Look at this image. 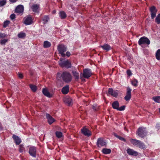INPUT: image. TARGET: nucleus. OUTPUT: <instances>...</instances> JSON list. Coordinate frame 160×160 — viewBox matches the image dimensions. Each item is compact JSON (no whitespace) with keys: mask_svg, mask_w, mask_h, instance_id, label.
I'll use <instances>...</instances> for the list:
<instances>
[{"mask_svg":"<svg viewBox=\"0 0 160 160\" xmlns=\"http://www.w3.org/2000/svg\"><path fill=\"white\" fill-rule=\"evenodd\" d=\"M58 76H61L63 80L66 82H70L72 79V77L71 74L67 72H63L62 74L59 73H58Z\"/></svg>","mask_w":160,"mask_h":160,"instance_id":"f257e3e1","label":"nucleus"},{"mask_svg":"<svg viewBox=\"0 0 160 160\" xmlns=\"http://www.w3.org/2000/svg\"><path fill=\"white\" fill-rule=\"evenodd\" d=\"M92 75L91 71L89 69H86L83 70V73H81L80 74V78L81 80L84 82L85 81L84 78H89Z\"/></svg>","mask_w":160,"mask_h":160,"instance_id":"f03ea898","label":"nucleus"},{"mask_svg":"<svg viewBox=\"0 0 160 160\" xmlns=\"http://www.w3.org/2000/svg\"><path fill=\"white\" fill-rule=\"evenodd\" d=\"M130 141L133 145L136 146L140 148L144 149L146 148V146L144 143L140 141L132 139L130 140Z\"/></svg>","mask_w":160,"mask_h":160,"instance_id":"7ed1b4c3","label":"nucleus"},{"mask_svg":"<svg viewBox=\"0 0 160 160\" xmlns=\"http://www.w3.org/2000/svg\"><path fill=\"white\" fill-rule=\"evenodd\" d=\"M59 64L62 67H65L67 68H69L71 67V63L68 61H63L62 58H60L59 61Z\"/></svg>","mask_w":160,"mask_h":160,"instance_id":"20e7f679","label":"nucleus"},{"mask_svg":"<svg viewBox=\"0 0 160 160\" xmlns=\"http://www.w3.org/2000/svg\"><path fill=\"white\" fill-rule=\"evenodd\" d=\"M147 134V132L145 128L141 127L139 128L137 132L138 135L142 138L145 137Z\"/></svg>","mask_w":160,"mask_h":160,"instance_id":"39448f33","label":"nucleus"},{"mask_svg":"<svg viewBox=\"0 0 160 160\" xmlns=\"http://www.w3.org/2000/svg\"><path fill=\"white\" fill-rule=\"evenodd\" d=\"M58 49L59 53L61 54L62 56V57H65V54L64 52L67 50L65 46L62 44L58 46Z\"/></svg>","mask_w":160,"mask_h":160,"instance_id":"423d86ee","label":"nucleus"},{"mask_svg":"<svg viewBox=\"0 0 160 160\" xmlns=\"http://www.w3.org/2000/svg\"><path fill=\"white\" fill-rule=\"evenodd\" d=\"M138 43L139 45L143 44H147L149 45L150 44V41L146 37H143L140 38L138 41Z\"/></svg>","mask_w":160,"mask_h":160,"instance_id":"0eeeda50","label":"nucleus"},{"mask_svg":"<svg viewBox=\"0 0 160 160\" xmlns=\"http://www.w3.org/2000/svg\"><path fill=\"white\" fill-rule=\"evenodd\" d=\"M82 133L85 136L89 137L92 135V132L88 128L84 127L81 129Z\"/></svg>","mask_w":160,"mask_h":160,"instance_id":"6e6552de","label":"nucleus"},{"mask_svg":"<svg viewBox=\"0 0 160 160\" xmlns=\"http://www.w3.org/2000/svg\"><path fill=\"white\" fill-rule=\"evenodd\" d=\"M24 23L27 25H30L32 23V16L30 15H28L24 18Z\"/></svg>","mask_w":160,"mask_h":160,"instance_id":"1a4fd4ad","label":"nucleus"},{"mask_svg":"<svg viewBox=\"0 0 160 160\" xmlns=\"http://www.w3.org/2000/svg\"><path fill=\"white\" fill-rule=\"evenodd\" d=\"M150 12L151 13V17L152 19H153L156 16V13L157 11L154 6H152L149 8Z\"/></svg>","mask_w":160,"mask_h":160,"instance_id":"9d476101","label":"nucleus"},{"mask_svg":"<svg viewBox=\"0 0 160 160\" xmlns=\"http://www.w3.org/2000/svg\"><path fill=\"white\" fill-rule=\"evenodd\" d=\"M28 152L31 156L35 157L36 156V149L35 147H32L30 148Z\"/></svg>","mask_w":160,"mask_h":160,"instance_id":"9b49d317","label":"nucleus"},{"mask_svg":"<svg viewBox=\"0 0 160 160\" xmlns=\"http://www.w3.org/2000/svg\"><path fill=\"white\" fill-rule=\"evenodd\" d=\"M97 143V146L100 148L102 146H105L106 145V142L101 138L98 139Z\"/></svg>","mask_w":160,"mask_h":160,"instance_id":"f8f14e48","label":"nucleus"},{"mask_svg":"<svg viewBox=\"0 0 160 160\" xmlns=\"http://www.w3.org/2000/svg\"><path fill=\"white\" fill-rule=\"evenodd\" d=\"M131 89L129 87H128L127 88V95L125 97V99L126 101H129L131 98Z\"/></svg>","mask_w":160,"mask_h":160,"instance_id":"ddd939ff","label":"nucleus"},{"mask_svg":"<svg viewBox=\"0 0 160 160\" xmlns=\"http://www.w3.org/2000/svg\"><path fill=\"white\" fill-rule=\"evenodd\" d=\"M63 101L68 106H71L72 104L73 103L72 98L68 96L64 98L63 99Z\"/></svg>","mask_w":160,"mask_h":160,"instance_id":"4468645a","label":"nucleus"},{"mask_svg":"<svg viewBox=\"0 0 160 160\" xmlns=\"http://www.w3.org/2000/svg\"><path fill=\"white\" fill-rule=\"evenodd\" d=\"M24 7L22 5H19L15 9V12L18 13H22L23 12Z\"/></svg>","mask_w":160,"mask_h":160,"instance_id":"2eb2a0df","label":"nucleus"},{"mask_svg":"<svg viewBox=\"0 0 160 160\" xmlns=\"http://www.w3.org/2000/svg\"><path fill=\"white\" fill-rule=\"evenodd\" d=\"M127 152L129 155L136 156L138 155V152L130 148L127 150Z\"/></svg>","mask_w":160,"mask_h":160,"instance_id":"dca6fc26","label":"nucleus"},{"mask_svg":"<svg viewBox=\"0 0 160 160\" xmlns=\"http://www.w3.org/2000/svg\"><path fill=\"white\" fill-rule=\"evenodd\" d=\"M46 116L48 119V122L49 124H51L54 122V119L50 116L49 114H46Z\"/></svg>","mask_w":160,"mask_h":160,"instance_id":"f3484780","label":"nucleus"},{"mask_svg":"<svg viewBox=\"0 0 160 160\" xmlns=\"http://www.w3.org/2000/svg\"><path fill=\"white\" fill-rule=\"evenodd\" d=\"M108 93L109 94H110L113 97H116L118 95V93L116 91H113L112 89L110 88L108 89Z\"/></svg>","mask_w":160,"mask_h":160,"instance_id":"a211bd4d","label":"nucleus"},{"mask_svg":"<svg viewBox=\"0 0 160 160\" xmlns=\"http://www.w3.org/2000/svg\"><path fill=\"white\" fill-rule=\"evenodd\" d=\"M100 47L106 51H108L112 49L111 47L107 44H105L103 45H101Z\"/></svg>","mask_w":160,"mask_h":160,"instance_id":"6ab92c4d","label":"nucleus"},{"mask_svg":"<svg viewBox=\"0 0 160 160\" xmlns=\"http://www.w3.org/2000/svg\"><path fill=\"white\" fill-rule=\"evenodd\" d=\"M42 92L43 94L46 96L50 98L52 96V95L48 92L46 88H43Z\"/></svg>","mask_w":160,"mask_h":160,"instance_id":"aec40b11","label":"nucleus"},{"mask_svg":"<svg viewBox=\"0 0 160 160\" xmlns=\"http://www.w3.org/2000/svg\"><path fill=\"white\" fill-rule=\"evenodd\" d=\"M12 138L14 140L15 142L17 144H19L21 142V139L18 137L16 136V135H13Z\"/></svg>","mask_w":160,"mask_h":160,"instance_id":"412c9836","label":"nucleus"},{"mask_svg":"<svg viewBox=\"0 0 160 160\" xmlns=\"http://www.w3.org/2000/svg\"><path fill=\"white\" fill-rule=\"evenodd\" d=\"M31 8L33 12H36L39 9V6L38 4H33L31 7Z\"/></svg>","mask_w":160,"mask_h":160,"instance_id":"4be33fe9","label":"nucleus"},{"mask_svg":"<svg viewBox=\"0 0 160 160\" xmlns=\"http://www.w3.org/2000/svg\"><path fill=\"white\" fill-rule=\"evenodd\" d=\"M72 73L75 80L77 81L78 80L79 78V73L74 70L72 71Z\"/></svg>","mask_w":160,"mask_h":160,"instance_id":"5701e85b","label":"nucleus"},{"mask_svg":"<svg viewBox=\"0 0 160 160\" xmlns=\"http://www.w3.org/2000/svg\"><path fill=\"white\" fill-rule=\"evenodd\" d=\"M69 91V86L67 85L64 87L62 89V92L63 94H67Z\"/></svg>","mask_w":160,"mask_h":160,"instance_id":"b1692460","label":"nucleus"},{"mask_svg":"<svg viewBox=\"0 0 160 160\" xmlns=\"http://www.w3.org/2000/svg\"><path fill=\"white\" fill-rule=\"evenodd\" d=\"M119 104L117 101L114 102L112 104V106L113 108L114 109L118 110L119 107Z\"/></svg>","mask_w":160,"mask_h":160,"instance_id":"393cba45","label":"nucleus"},{"mask_svg":"<svg viewBox=\"0 0 160 160\" xmlns=\"http://www.w3.org/2000/svg\"><path fill=\"white\" fill-rule=\"evenodd\" d=\"M102 152L105 154H108L111 153V150L109 149L104 148L102 150Z\"/></svg>","mask_w":160,"mask_h":160,"instance_id":"a878e982","label":"nucleus"},{"mask_svg":"<svg viewBox=\"0 0 160 160\" xmlns=\"http://www.w3.org/2000/svg\"><path fill=\"white\" fill-rule=\"evenodd\" d=\"M59 16L62 19L65 18L66 17L65 13L63 11L60 12Z\"/></svg>","mask_w":160,"mask_h":160,"instance_id":"bb28decb","label":"nucleus"},{"mask_svg":"<svg viewBox=\"0 0 160 160\" xmlns=\"http://www.w3.org/2000/svg\"><path fill=\"white\" fill-rule=\"evenodd\" d=\"M152 99L155 102L160 103V96L154 97L152 98Z\"/></svg>","mask_w":160,"mask_h":160,"instance_id":"cd10ccee","label":"nucleus"},{"mask_svg":"<svg viewBox=\"0 0 160 160\" xmlns=\"http://www.w3.org/2000/svg\"><path fill=\"white\" fill-rule=\"evenodd\" d=\"M50 45V43L48 41H45L44 42L43 46L45 48H48Z\"/></svg>","mask_w":160,"mask_h":160,"instance_id":"c85d7f7f","label":"nucleus"},{"mask_svg":"<svg viewBox=\"0 0 160 160\" xmlns=\"http://www.w3.org/2000/svg\"><path fill=\"white\" fill-rule=\"evenodd\" d=\"M18 150L20 152L22 153L25 151V148L22 145H20L19 146Z\"/></svg>","mask_w":160,"mask_h":160,"instance_id":"c756f323","label":"nucleus"},{"mask_svg":"<svg viewBox=\"0 0 160 160\" xmlns=\"http://www.w3.org/2000/svg\"><path fill=\"white\" fill-rule=\"evenodd\" d=\"M8 39H4L0 40V44L1 45H5L8 42Z\"/></svg>","mask_w":160,"mask_h":160,"instance_id":"7c9ffc66","label":"nucleus"},{"mask_svg":"<svg viewBox=\"0 0 160 160\" xmlns=\"http://www.w3.org/2000/svg\"><path fill=\"white\" fill-rule=\"evenodd\" d=\"M138 80L135 79L131 81V84L132 85L135 87H137L138 86Z\"/></svg>","mask_w":160,"mask_h":160,"instance_id":"2f4dec72","label":"nucleus"},{"mask_svg":"<svg viewBox=\"0 0 160 160\" xmlns=\"http://www.w3.org/2000/svg\"><path fill=\"white\" fill-rule=\"evenodd\" d=\"M156 57L157 59L160 60V49H158L156 53Z\"/></svg>","mask_w":160,"mask_h":160,"instance_id":"473e14b6","label":"nucleus"},{"mask_svg":"<svg viewBox=\"0 0 160 160\" xmlns=\"http://www.w3.org/2000/svg\"><path fill=\"white\" fill-rule=\"evenodd\" d=\"M55 134L57 137L59 138L62 137V134L60 132H55Z\"/></svg>","mask_w":160,"mask_h":160,"instance_id":"72a5a7b5","label":"nucleus"},{"mask_svg":"<svg viewBox=\"0 0 160 160\" xmlns=\"http://www.w3.org/2000/svg\"><path fill=\"white\" fill-rule=\"evenodd\" d=\"M155 21L158 24L160 23V14H158L156 17Z\"/></svg>","mask_w":160,"mask_h":160,"instance_id":"f704fd0d","label":"nucleus"},{"mask_svg":"<svg viewBox=\"0 0 160 160\" xmlns=\"http://www.w3.org/2000/svg\"><path fill=\"white\" fill-rule=\"evenodd\" d=\"M30 87L31 89L33 92H35L37 90V87L36 86L34 85H30Z\"/></svg>","mask_w":160,"mask_h":160,"instance_id":"c9c22d12","label":"nucleus"},{"mask_svg":"<svg viewBox=\"0 0 160 160\" xmlns=\"http://www.w3.org/2000/svg\"><path fill=\"white\" fill-rule=\"evenodd\" d=\"M49 20L48 17L47 16H44L43 18V23H45L48 21Z\"/></svg>","mask_w":160,"mask_h":160,"instance_id":"e433bc0d","label":"nucleus"},{"mask_svg":"<svg viewBox=\"0 0 160 160\" xmlns=\"http://www.w3.org/2000/svg\"><path fill=\"white\" fill-rule=\"evenodd\" d=\"M6 3V0H0V6H2L5 5Z\"/></svg>","mask_w":160,"mask_h":160,"instance_id":"4c0bfd02","label":"nucleus"},{"mask_svg":"<svg viewBox=\"0 0 160 160\" xmlns=\"http://www.w3.org/2000/svg\"><path fill=\"white\" fill-rule=\"evenodd\" d=\"M10 23V21H6L4 22L3 24V27L4 28H6L7 27L8 24Z\"/></svg>","mask_w":160,"mask_h":160,"instance_id":"58836bf2","label":"nucleus"},{"mask_svg":"<svg viewBox=\"0 0 160 160\" xmlns=\"http://www.w3.org/2000/svg\"><path fill=\"white\" fill-rule=\"evenodd\" d=\"M25 36V33H20L18 34V36L19 38H22Z\"/></svg>","mask_w":160,"mask_h":160,"instance_id":"ea45409f","label":"nucleus"},{"mask_svg":"<svg viewBox=\"0 0 160 160\" xmlns=\"http://www.w3.org/2000/svg\"><path fill=\"white\" fill-rule=\"evenodd\" d=\"M6 37V35L4 33L0 32V38H4Z\"/></svg>","mask_w":160,"mask_h":160,"instance_id":"a19ab883","label":"nucleus"},{"mask_svg":"<svg viewBox=\"0 0 160 160\" xmlns=\"http://www.w3.org/2000/svg\"><path fill=\"white\" fill-rule=\"evenodd\" d=\"M125 107L124 106H122L120 108H119L118 110L119 111H122L123 110L125 109Z\"/></svg>","mask_w":160,"mask_h":160,"instance_id":"79ce46f5","label":"nucleus"},{"mask_svg":"<svg viewBox=\"0 0 160 160\" xmlns=\"http://www.w3.org/2000/svg\"><path fill=\"white\" fill-rule=\"evenodd\" d=\"M15 17V14H12L10 16V18L12 20H13L14 19Z\"/></svg>","mask_w":160,"mask_h":160,"instance_id":"37998d69","label":"nucleus"},{"mask_svg":"<svg viewBox=\"0 0 160 160\" xmlns=\"http://www.w3.org/2000/svg\"><path fill=\"white\" fill-rule=\"evenodd\" d=\"M127 74L129 76H131L132 75V73H131V71L130 70H128L127 71Z\"/></svg>","mask_w":160,"mask_h":160,"instance_id":"c03bdc74","label":"nucleus"},{"mask_svg":"<svg viewBox=\"0 0 160 160\" xmlns=\"http://www.w3.org/2000/svg\"><path fill=\"white\" fill-rule=\"evenodd\" d=\"M18 77H19V78H22L23 77L22 74L21 73H19L18 74Z\"/></svg>","mask_w":160,"mask_h":160,"instance_id":"a18cd8bd","label":"nucleus"},{"mask_svg":"<svg viewBox=\"0 0 160 160\" xmlns=\"http://www.w3.org/2000/svg\"><path fill=\"white\" fill-rule=\"evenodd\" d=\"M119 138V139H120V140H122V141H124V142H125V139L124 138H122V137H120V136H119V138Z\"/></svg>","mask_w":160,"mask_h":160,"instance_id":"49530a36","label":"nucleus"},{"mask_svg":"<svg viewBox=\"0 0 160 160\" xmlns=\"http://www.w3.org/2000/svg\"><path fill=\"white\" fill-rule=\"evenodd\" d=\"M71 54H70V52H66V55H67V56L68 57H69L70 55Z\"/></svg>","mask_w":160,"mask_h":160,"instance_id":"de8ad7c7","label":"nucleus"},{"mask_svg":"<svg viewBox=\"0 0 160 160\" xmlns=\"http://www.w3.org/2000/svg\"><path fill=\"white\" fill-rule=\"evenodd\" d=\"M92 108L94 110H96L97 108L96 106H92Z\"/></svg>","mask_w":160,"mask_h":160,"instance_id":"09e8293b","label":"nucleus"},{"mask_svg":"<svg viewBox=\"0 0 160 160\" xmlns=\"http://www.w3.org/2000/svg\"><path fill=\"white\" fill-rule=\"evenodd\" d=\"M114 135L116 137L118 138H119V136H118V135H117L115 133H114Z\"/></svg>","mask_w":160,"mask_h":160,"instance_id":"8fccbe9b","label":"nucleus"},{"mask_svg":"<svg viewBox=\"0 0 160 160\" xmlns=\"http://www.w3.org/2000/svg\"><path fill=\"white\" fill-rule=\"evenodd\" d=\"M56 11L55 10H54L52 12V13H56Z\"/></svg>","mask_w":160,"mask_h":160,"instance_id":"3c124183","label":"nucleus"}]
</instances>
